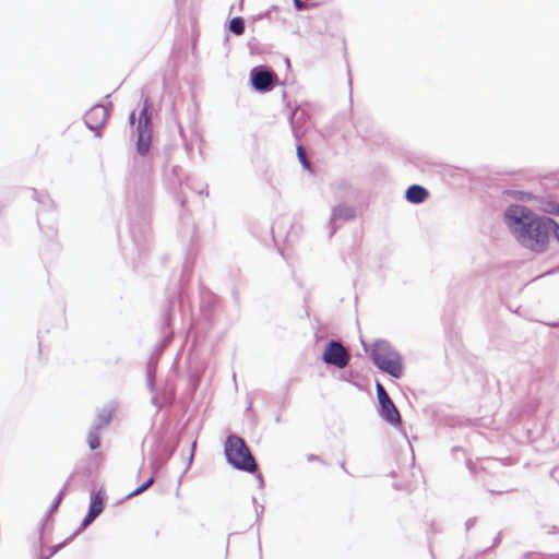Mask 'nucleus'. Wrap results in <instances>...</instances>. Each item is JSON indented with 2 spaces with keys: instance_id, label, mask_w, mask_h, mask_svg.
<instances>
[{
  "instance_id": "1",
  "label": "nucleus",
  "mask_w": 559,
  "mask_h": 559,
  "mask_svg": "<svg viewBox=\"0 0 559 559\" xmlns=\"http://www.w3.org/2000/svg\"><path fill=\"white\" fill-rule=\"evenodd\" d=\"M504 223L522 247L542 253L548 247L555 221L538 216L526 206L512 204L504 212Z\"/></svg>"
},
{
  "instance_id": "2",
  "label": "nucleus",
  "mask_w": 559,
  "mask_h": 559,
  "mask_svg": "<svg viewBox=\"0 0 559 559\" xmlns=\"http://www.w3.org/2000/svg\"><path fill=\"white\" fill-rule=\"evenodd\" d=\"M225 454L227 461L238 469L254 473L258 468L253 455L240 437L230 436L227 438L225 442Z\"/></svg>"
},
{
  "instance_id": "3",
  "label": "nucleus",
  "mask_w": 559,
  "mask_h": 559,
  "mask_svg": "<svg viewBox=\"0 0 559 559\" xmlns=\"http://www.w3.org/2000/svg\"><path fill=\"white\" fill-rule=\"evenodd\" d=\"M371 357L374 365L382 371L394 378H401L403 373L401 356L385 342H377L373 345Z\"/></svg>"
},
{
  "instance_id": "4",
  "label": "nucleus",
  "mask_w": 559,
  "mask_h": 559,
  "mask_svg": "<svg viewBox=\"0 0 559 559\" xmlns=\"http://www.w3.org/2000/svg\"><path fill=\"white\" fill-rule=\"evenodd\" d=\"M377 395L380 404V415L381 417L386 420L388 423L399 426L401 425V416L395 407L394 403L390 399L389 394L386 393L385 389L381 383H377Z\"/></svg>"
},
{
  "instance_id": "5",
  "label": "nucleus",
  "mask_w": 559,
  "mask_h": 559,
  "mask_svg": "<svg viewBox=\"0 0 559 559\" xmlns=\"http://www.w3.org/2000/svg\"><path fill=\"white\" fill-rule=\"evenodd\" d=\"M349 358L350 356L347 349L336 341H331L322 354V359L325 364L335 366L340 369H343L348 365Z\"/></svg>"
},
{
  "instance_id": "6",
  "label": "nucleus",
  "mask_w": 559,
  "mask_h": 559,
  "mask_svg": "<svg viewBox=\"0 0 559 559\" xmlns=\"http://www.w3.org/2000/svg\"><path fill=\"white\" fill-rule=\"evenodd\" d=\"M276 75L271 71L257 68L251 71L252 86L260 92L271 90Z\"/></svg>"
},
{
  "instance_id": "7",
  "label": "nucleus",
  "mask_w": 559,
  "mask_h": 559,
  "mask_svg": "<svg viewBox=\"0 0 559 559\" xmlns=\"http://www.w3.org/2000/svg\"><path fill=\"white\" fill-rule=\"evenodd\" d=\"M108 118L107 109L103 105L92 107L85 114V122L90 129H98Z\"/></svg>"
},
{
  "instance_id": "8",
  "label": "nucleus",
  "mask_w": 559,
  "mask_h": 559,
  "mask_svg": "<svg viewBox=\"0 0 559 559\" xmlns=\"http://www.w3.org/2000/svg\"><path fill=\"white\" fill-rule=\"evenodd\" d=\"M104 504H105V495L102 490H98L92 497L88 513L82 523V525L84 527L88 526L103 512Z\"/></svg>"
},
{
  "instance_id": "9",
  "label": "nucleus",
  "mask_w": 559,
  "mask_h": 559,
  "mask_svg": "<svg viewBox=\"0 0 559 559\" xmlns=\"http://www.w3.org/2000/svg\"><path fill=\"white\" fill-rule=\"evenodd\" d=\"M428 191L418 185L411 186L406 191V199L408 202L418 204L428 198Z\"/></svg>"
},
{
  "instance_id": "10",
  "label": "nucleus",
  "mask_w": 559,
  "mask_h": 559,
  "mask_svg": "<svg viewBox=\"0 0 559 559\" xmlns=\"http://www.w3.org/2000/svg\"><path fill=\"white\" fill-rule=\"evenodd\" d=\"M150 134L142 129V117H140L139 123V138L136 142V150L140 155H145L150 150Z\"/></svg>"
},
{
  "instance_id": "11",
  "label": "nucleus",
  "mask_w": 559,
  "mask_h": 559,
  "mask_svg": "<svg viewBox=\"0 0 559 559\" xmlns=\"http://www.w3.org/2000/svg\"><path fill=\"white\" fill-rule=\"evenodd\" d=\"M355 210L347 205H338L333 209L332 219L333 221H349L355 217Z\"/></svg>"
},
{
  "instance_id": "12",
  "label": "nucleus",
  "mask_w": 559,
  "mask_h": 559,
  "mask_svg": "<svg viewBox=\"0 0 559 559\" xmlns=\"http://www.w3.org/2000/svg\"><path fill=\"white\" fill-rule=\"evenodd\" d=\"M114 417V412L111 409H104L97 415L95 429H100L107 426Z\"/></svg>"
},
{
  "instance_id": "13",
  "label": "nucleus",
  "mask_w": 559,
  "mask_h": 559,
  "mask_svg": "<svg viewBox=\"0 0 559 559\" xmlns=\"http://www.w3.org/2000/svg\"><path fill=\"white\" fill-rule=\"evenodd\" d=\"M229 29L236 35H242L245 33V23L241 17H234L229 22Z\"/></svg>"
},
{
  "instance_id": "14",
  "label": "nucleus",
  "mask_w": 559,
  "mask_h": 559,
  "mask_svg": "<svg viewBox=\"0 0 559 559\" xmlns=\"http://www.w3.org/2000/svg\"><path fill=\"white\" fill-rule=\"evenodd\" d=\"M540 210L547 214L559 215V204L554 200L544 201Z\"/></svg>"
},
{
  "instance_id": "15",
  "label": "nucleus",
  "mask_w": 559,
  "mask_h": 559,
  "mask_svg": "<svg viewBox=\"0 0 559 559\" xmlns=\"http://www.w3.org/2000/svg\"><path fill=\"white\" fill-rule=\"evenodd\" d=\"M87 443L91 450H96L100 445L99 430L94 429L87 436Z\"/></svg>"
},
{
  "instance_id": "16",
  "label": "nucleus",
  "mask_w": 559,
  "mask_h": 559,
  "mask_svg": "<svg viewBox=\"0 0 559 559\" xmlns=\"http://www.w3.org/2000/svg\"><path fill=\"white\" fill-rule=\"evenodd\" d=\"M297 156H298V159L301 163V165L306 169L310 170L311 165H310L309 159L307 158L306 150H305V147L302 145H298L297 146Z\"/></svg>"
},
{
  "instance_id": "17",
  "label": "nucleus",
  "mask_w": 559,
  "mask_h": 559,
  "mask_svg": "<svg viewBox=\"0 0 559 559\" xmlns=\"http://www.w3.org/2000/svg\"><path fill=\"white\" fill-rule=\"evenodd\" d=\"M154 484V477H150L142 486L128 495L129 498L141 495Z\"/></svg>"
},
{
  "instance_id": "18",
  "label": "nucleus",
  "mask_w": 559,
  "mask_h": 559,
  "mask_svg": "<svg viewBox=\"0 0 559 559\" xmlns=\"http://www.w3.org/2000/svg\"><path fill=\"white\" fill-rule=\"evenodd\" d=\"M511 195L521 201H530L533 199L531 193L524 191H513L511 192Z\"/></svg>"
},
{
  "instance_id": "19",
  "label": "nucleus",
  "mask_w": 559,
  "mask_h": 559,
  "mask_svg": "<svg viewBox=\"0 0 559 559\" xmlns=\"http://www.w3.org/2000/svg\"><path fill=\"white\" fill-rule=\"evenodd\" d=\"M550 233H552L554 237L559 241V225L557 224V222H555V224H551Z\"/></svg>"
},
{
  "instance_id": "20",
  "label": "nucleus",
  "mask_w": 559,
  "mask_h": 559,
  "mask_svg": "<svg viewBox=\"0 0 559 559\" xmlns=\"http://www.w3.org/2000/svg\"><path fill=\"white\" fill-rule=\"evenodd\" d=\"M294 4L297 10H304L306 9L305 3L301 0H294Z\"/></svg>"
},
{
  "instance_id": "21",
  "label": "nucleus",
  "mask_w": 559,
  "mask_h": 559,
  "mask_svg": "<svg viewBox=\"0 0 559 559\" xmlns=\"http://www.w3.org/2000/svg\"><path fill=\"white\" fill-rule=\"evenodd\" d=\"M141 116H144L145 117V123H147V119H146V108L143 109ZM144 127H146V124H144Z\"/></svg>"
},
{
  "instance_id": "22",
  "label": "nucleus",
  "mask_w": 559,
  "mask_h": 559,
  "mask_svg": "<svg viewBox=\"0 0 559 559\" xmlns=\"http://www.w3.org/2000/svg\"><path fill=\"white\" fill-rule=\"evenodd\" d=\"M130 121H131L132 124L134 123V112L131 114Z\"/></svg>"
}]
</instances>
